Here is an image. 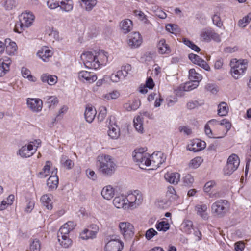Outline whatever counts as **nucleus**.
<instances>
[{"mask_svg": "<svg viewBox=\"0 0 251 251\" xmlns=\"http://www.w3.org/2000/svg\"><path fill=\"white\" fill-rule=\"evenodd\" d=\"M108 53L103 50L87 51L82 53L81 59L86 67L97 69L108 61Z\"/></svg>", "mask_w": 251, "mask_h": 251, "instance_id": "obj_1", "label": "nucleus"}, {"mask_svg": "<svg viewBox=\"0 0 251 251\" xmlns=\"http://www.w3.org/2000/svg\"><path fill=\"white\" fill-rule=\"evenodd\" d=\"M97 165L99 172L105 176H111L117 168L114 158L106 154H101L97 157Z\"/></svg>", "mask_w": 251, "mask_h": 251, "instance_id": "obj_2", "label": "nucleus"}, {"mask_svg": "<svg viewBox=\"0 0 251 251\" xmlns=\"http://www.w3.org/2000/svg\"><path fill=\"white\" fill-rule=\"evenodd\" d=\"M35 16L32 12L25 11L19 16V23L16 24L14 31L21 33L25 28L31 26L35 20Z\"/></svg>", "mask_w": 251, "mask_h": 251, "instance_id": "obj_3", "label": "nucleus"}, {"mask_svg": "<svg viewBox=\"0 0 251 251\" xmlns=\"http://www.w3.org/2000/svg\"><path fill=\"white\" fill-rule=\"evenodd\" d=\"M230 73L233 78H240L244 74L248 66V61L245 59H233L230 62Z\"/></svg>", "mask_w": 251, "mask_h": 251, "instance_id": "obj_4", "label": "nucleus"}, {"mask_svg": "<svg viewBox=\"0 0 251 251\" xmlns=\"http://www.w3.org/2000/svg\"><path fill=\"white\" fill-rule=\"evenodd\" d=\"M228 201L220 199L213 202L211 206V214L215 217H223L228 209Z\"/></svg>", "mask_w": 251, "mask_h": 251, "instance_id": "obj_5", "label": "nucleus"}, {"mask_svg": "<svg viewBox=\"0 0 251 251\" xmlns=\"http://www.w3.org/2000/svg\"><path fill=\"white\" fill-rule=\"evenodd\" d=\"M132 156L134 161L140 168L146 169L150 167V155L148 153L136 150L133 152Z\"/></svg>", "mask_w": 251, "mask_h": 251, "instance_id": "obj_6", "label": "nucleus"}, {"mask_svg": "<svg viewBox=\"0 0 251 251\" xmlns=\"http://www.w3.org/2000/svg\"><path fill=\"white\" fill-rule=\"evenodd\" d=\"M240 164V159L237 155L233 153L228 158L227 163L224 168V175L229 176L237 169Z\"/></svg>", "mask_w": 251, "mask_h": 251, "instance_id": "obj_7", "label": "nucleus"}, {"mask_svg": "<svg viewBox=\"0 0 251 251\" xmlns=\"http://www.w3.org/2000/svg\"><path fill=\"white\" fill-rule=\"evenodd\" d=\"M126 197L128 208L137 207L141 204L143 201L142 193L137 190L128 193Z\"/></svg>", "mask_w": 251, "mask_h": 251, "instance_id": "obj_8", "label": "nucleus"}, {"mask_svg": "<svg viewBox=\"0 0 251 251\" xmlns=\"http://www.w3.org/2000/svg\"><path fill=\"white\" fill-rule=\"evenodd\" d=\"M120 233L125 240L131 239L134 235V227L130 222L124 221L118 224Z\"/></svg>", "mask_w": 251, "mask_h": 251, "instance_id": "obj_9", "label": "nucleus"}, {"mask_svg": "<svg viewBox=\"0 0 251 251\" xmlns=\"http://www.w3.org/2000/svg\"><path fill=\"white\" fill-rule=\"evenodd\" d=\"M124 244L123 242L119 238L112 236L110 240L106 243L104 251H120L123 249Z\"/></svg>", "mask_w": 251, "mask_h": 251, "instance_id": "obj_10", "label": "nucleus"}, {"mask_svg": "<svg viewBox=\"0 0 251 251\" xmlns=\"http://www.w3.org/2000/svg\"><path fill=\"white\" fill-rule=\"evenodd\" d=\"M200 36L203 41L207 42H209L212 40L217 42L221 41V37L218 33L210 29H203L201 31Z\"/></svg>", "mask_w": 251, "mask_h": 251, "instance_id": "obj_11", "label": "nucleus"}, {"mask_svg": "<svg viewBox=\"0 0 251 251\" xmlns=\"http://www.w3.org/2000/svg\"><path fill=\"white\" fill-rule=\"evenodd\" d=\"M142 41L141 34L138 32H133L128 35L127 43L130 48L135 49L139 47Z\"/></svg>", "mask_w": 251, "mask_h": 251, "instance_id": "obj_12", "label": "nucleus"}, {"mask_svg": "<svg viewBox=\"0 0 251 251\" xmlns=\"http://www.w3.org/2000/svg\"><path fill=\"white\" fill-rule=\"evenodd\" d=\"M150 160H151L150 169L151 170L157 168L164 161L163 154L161 152H153L150 155Z\"/></svg>", "mask_w": 251, "mask_h": 251, "instance_id": "obj_13", "label": "nucleus"}, {"mask_svg": "<svg viewBox=\"0 0 251 251\" xmlns=\"http://www.w3.org/2000/svg\"><path fill=\"white\" fill-rule=\"evenodd\" d=\"M79 80L84 83H92L97 79L96 75L92 72L81 71L78 73Z\"/></svg>", "mask_w": 251, "mask_h": 251, "instance_id": "obj_14", "label": "nucleus"}, {"mask_svg": "<svg viewBox=\"0 0 251 251\" xmlns=\"http://www.w3.org/2000/svg\"><path fill=\"white\" fill-rule=\"evenodd\" d=\"M26 104L28 108L34 112L41 111L43 107L42 100L37 98H28L26 100Z\"/></svg>", "mask_w": 251, "mask_h": 251, "instance_id": "obj_15", "label": "nucleus"}, {"mask_svg": "<svg viewBox=\"0 0 251 251\" xmlns=\"http://www.w3.org/2000/svg\"><path fill=\"white\" fill-rule=\"evenodd\" d=\"M57 170L56 168L52 169L51 175L47 181V185L50 190H55L58 187V178L57 176Z\"/></svg>", "mask_w": 251, "mask_h": 251, "instance_id": "obj_16", "label": "nucleus"}, {"mask_svg": "<svg viewBox=\"0 0 251 251\" xmlns=\"http://www.w3.org/2000/svg\"><path fill=\"white\" fill-rule=\"evenodd\" d=\"M205 147L206 144L205 142L199 139H195L190 141L187 145V148L190 151L197 152L201 151Z\"/></svg>", "mask_w": 251, "mask_h": 251, "instance_id": "obj_17", "label": "nucleus"}, {"mask_svg": "<svg viewBox=\"0 0 251 251\" xmlns=\"http://www.w3.org/2000/svg\"><path fill=\"white\" fill-rule=\"evenodd\" d=\"M53 53L52 49L47 46L41 47L37 53V55L44 62H48Z\"/></svg>", "mask_w": 251, "mask_h": 251, "instance_id": "obj_18", "label": "nucleus"}, {"mask_svg": "<svg viewBox=\"0 0 251 251\" xmlns=\"http://www.w3.org/2000/svg\"><path fill=\"white\" fill-rule=\"evenodd\" d=\"M189 59L195 64H196L206 71H210V68L206 62L198 55L191 53L189 55Z\"/></svg>", "mask_w": 251, "mask_h": 251, "instance_id": "obj_19", "label": "nucleus"}, {"mask_svg": "<svg viewBox=\"0 0 251 251\" xmlns=\"http://www.w3.org/2000/svg\"><path fill=\"white\" fill-rule=\"evenodd\" d=\"M115 195V189L111 185L103 187L101 191V195L103 199L109 201L114 198Z\"/></svg>", "mask_w": 251, "mask_h": 251, "instance_id": "obj_20", "label": "nucleus"}, {"mask_svg": "<svg viewBox=\"0 0 251 251\" xmlns=\"http://www.w3.org/2000/svg\"><path fill=\"white\" fill-rule=\"evenodd\" d=\"M107 133L111 139H117L120 136V129L117 124L110 122Z\"/></svg>", "mask_w": 251, "mask_h": 251, "instance_id": "obj_21", "label": "nucleus"}, {"mask_svg": "<svg viewBox=\"0 0 251 251\" xmlns=\"http://www.w3.org/2000/svg\"><path fill=\"white\" fill-rule=\"evenodd\" d=\"M113 204L117 208H128L126 197L123 195H119L115 197L113 200Z\"/></svg>", "mask_w": 251, "mask_h": 251, "instance_id": "obj_22", "label": "nucleus"}, {"mask_svg": "<svg viewBox=\"0 0 251 251\" xmlns=\"http://www.w3.org/2000/svg\"><path fill=\"white\" fill-rule=\"evenodd\" d=\"M133 22L128 19H126L121 21L119 24L120 30L124 34H127L133 29Z\"/></svg>", "mask_w": 251, "mask_h": 251, "instance_id": "obj_23", "label": "nucleus"}, {"mask_svg": "<svg viewBox=\"0 0 251 251\" xmlns=\"http://www.w3.org/2000/svg\"><path fill=\"white\" fill-rule=\"evenodd\" d=\"M97 111L94 107L91 105H87L85 108L84 116L86 121L89 123L92 122L95 119Z\"/></svg>", "mask_w": 251, "mask_h": 251, "instance_id": "obj_24", "label": "nucleus"}, {"mask_svg": "<svg viewBox=\"0 0 251 251\" xmlns=\"http://www.w3.org/2000/svg\"><path fill=\"white\" fill-rule=\"evenodd\" d=\"M57 239L60 246L64 248H69L72 245L73 241L67 234L57 233Z\"/></svg>", "mask_w": 251, "mask_h": 251, "instance_id": "obj_25", "label": "nucleus"}, {"mask_svg": "<svg viewBox=\"0 0 251 251\" xmlns=\"http://www.w3.org/2000/svg\"><path fill=\"white\" fill-rule=\"evenodd\" d=\"M207 210L208 206L205 204H197L195 206V211L197 214L204 220H206L208 218Z\"/></svg>", "mask_w": 251, "mask_h": 251, "instance_id": "obj_26", "label": "nucleus"}, {"mask_svg": "<svg viewBox=\"0 0 251 251\" xmlns=\"http://www.w3.org/2000/svg\"><path fill=\"white\" fill-rule=\"evenodd\" d=\"M164 178L169 183L177 184L180 180V174L176 172H167L164 175Z\"/></svg>", "mask_w": 251, "mask_h": 251, "instance_id": "obj_27", "label": "nucleus"}, {"mask_svg": "<svg viewBox=\"0 0 251 251\" xmlns=\"http://www.w3.org/2000/svg\"><path fill=\"white\" fill-rule=\"evenodd\" d=\"M35 151L32 149V145H29L23 146L19 150V154L22 157H29L33 154Z\"/></svg>", "mask_w": 251, "mask_h": 251, "instance_id": "obj_28", "label": "nucleus"}, {"mask_svg": "<svg viewBox=\"0 0 251 251\" xmlns=\"http://www.w3.org/2000/svg\"><path fill=\"white\" fill-rule=\"evenodd\" d=\"M40 79L43 83H47L50 85H55L58 81V78L56 75L47 73L43 74L40 76Z\"/></svg>", "mask_w": 251, "mask_h": 251, "instance_id": "obj_29", "label": "nucleus"}, {"mask_svg": "<svg viewBox=\"0 0 251 251\" xmlns=\"http://www.w3.org/2000/svg\"><path fill=\"white\" fill-rule=\"evenodd\" d=\"M52 199L53 196L51 194H46L41 197L40 201L43 205L50 210L52 208Z\"/></svg>", "mask_w": 251, "mask_h": 251, "instance_id": "obj_30", "label": "nucleus"}, {"mask_svg": "<svg viewBox=\"0 0 251 251\" xmlns=\"http://www.w3.org/2000/svg\"><path fill=\"white\" fill-rule=\"evenodd\" d=\"M11 63L9 58L0 60V77L4 75L9 70V65Z\"/></svg>", "mask_w": 251, "mask_h": 251, "instance_id": "obj_31", "label": "nucleus"}, {"mask_svg": "<svg viewBox=\"0 0 251 251\" xmlns=\"http://www.w3.org/2000/svg\"><path fill=\"white\" fill-rule=\"evenodd\" d=\"M5 48L6 53L12 55L16 52L17 46L15 42L11 41L10 39H7L5 40Z\"/></svg>", "mask_w": 251, "mask_h": 251, "instance_id": "obj_32", "label": "nucleus"}, {"mask_svg": "<svg viewBox=\"0 0 251 251\" xmlns=\"http://www.w3.org/2000/svg\"><path fill=\"white\" fill-rule=\"evenodd\" d=\"M76 224L73 221H69L61 226L57 233L68 235L75 226Z\"/></svg>", "mask_w": 251, "mask_h": 251, "instance_id": "obj_33", "label": "nucleus"}, {"mask_svg": "<svg viewBox=\"0 0 251 251\" xmlns=\"http://www.w3.org/2000/svg\"><path fill=\"white\" fill-rule=\"evenodd\" d=\"M157 48L160 54H168L171 52L169 46L166 44L164 39H160L157 44Z\"/></svg>", "mask_w": 251, "mask_h": 251, "instance_id": "obj_34", "label": "nucleus"}, {"mask_svg": "<svg viewBox=\"0 0 251 251\" xmlns=\"http://www.w3.org/2000/svg\"><path fill=\"white\" fill-rule=\"evenodd\" d=\"M140 104L141 102L139 100L134 99L124 104V107L128 111L135 110L139 107Z\"/></svg>", "mask_w": 251, "mask_h": 251, "instance_id": "obj_35", "label": "nucleus"}, {"mask_svg": "<svg viewBox=\"0 0 251 251\" xmlns=\"http://www.w3.org/2000/svg\"><path fill=\"white\" fill-rule=\"evenodd\" d=\"M73 2L72 0H60V8L61 10L69 12L73 10Z\"/></svg>", "mask_w": 251, "mask_h": 251, "instance_id": "obj_36", "label": "nucleus"}, {"mask_svg": "<svg viewBox=\"0 0 251 251\" xmlns=\"http://www.w3.org/2000/svg\"><path fill=\"white\" fill-rule=\"evenodd\" d=\"M204 131L205 134L210 138L219 139L223 138L226 135V132H220L219 134L213 133L208 124L205 126Z\"/></svg>", "mask_w": 251, "mask_h": 251, "instance_id": "obj_37", "label": "nucleus"}, {"mask_svg": "<svg viewBox=\"0 0 251 251\" xmlns=\"http://www.w3.org/2000/svg\"><path fill=\"white\" fill-rule=\"evenodd\" d=\"M199 84V82L197 81H191L187 82L184 84H182L180 86V89L185 91H189L196 88Z\"/></svg>", "mask_w": 251, "mask_h": 251, "instance_id": "obj_38", "label": "nucleus"}, {"mask_svg": "<svg viewBox=\"0 0 251 251\" xmlns=\"http://www.w3.org/2000/svg\"><path fill=\"white\" fill-rule=\"evenodd\" d=\"M229 111V107L225 102H221L218 106V114L220 116H226Z\"/></svg>", "mask_w": 251, "mask_h": 251, "instance_id": "obj_39", "label": "nucleus"}, {"mask_svg": "<svg viewBox=\"0 0 251 251\" xmlns=\"http://www.w3.org/2000/svg\"><path fill=\"white\" fill-rule=\"evenodd\" d=\"M81 5L87 11H91L97 4V0H81Z\"/></svg>", "mask_w": 251, "mask_h": 251, "instance_id": "obj_40", "label": "nucleus"}, {"mask_svg": "<svg viewBox=\"0 0 251 251\" xmlns=\"http://www.w3.org/2000/svg\"><path fill=\"white\" fill-rule=\"evenodd\" d=\"M96 232L85 229L80 234V238L82 240L93 239L96 237Z\"/></svg>", "mask_w": 251, "mask_h": 251, "instance_id": "obj_41", "label": "nucleus"}, {"mask_svg": "<svg viewBox=\"0 0 251 251\" xmlns=\"http://www.w3.org/2000/svg\"><path fill=\"white\" fill-rule=\"evenodd\" d=\"M52 163L49 161H47L46 164L42 169V171L39 173V176L41 177H46L50 175V170Z\"/></svg>", "mask_w": 251, "mask_h": 251, "instance_id": "obj_42", "label": "nucleus"}, {"mask_svg": "<svg viewBox=\"0 0 251 251\" xmlns=\"http://www.w3.org/2000/svg\"><path fill=\"white\" fill-rule=\"evenodd\" d=\"M203 162V159L201 157L197 156L191 159L189 164L188 166L190 168H198Z\"/></svg>", "mask_w": 251, "mask_h": 251, "instance_id": "obj_43", "label": "nucleus"}, {"mask_svg": "<svg viewBox=\"0 0 251 251\" xmlns=\"http://www.w3.org/2000/svg\"><path fill=\"white\" fill-rule=\"evenodd\" d=\"M251 21V12L240 19L238 22V25L240 28H245Z\"/></svg>", "mask_w": 251, "mask_h": 251, "instance_id": "obj_44", "label": "nucleus"}, {"mask_svg": "<svg viewBox=\"0 0 251 251\" xmlns=\"http://www.w3.org/2000/svg\"><path fill=\"white\" fill-rule=\"evenodd\" d=\"M21 73L23 76L25 78H27L30 81L35 82L37 80L36 77L31 75L30 71L26 68H22Z\"/></svg>", "mask_w": 251, "mask_h": 251, "instance_id": "obj_45", "label": "nucleus"}, {"mask_svg": "<svg viewBox=\"0 0 251 251\" xmlns=\"http://www.w3.org/2000/svg\"><path fill=\"white\" fill-rule=\"evenodd\" d=\"M120 96V92L117 90H113L103 96V98L106 100H111L118 98Z\"/></svg>", "mask_w": 251, "mask_h": 251, "instance_id": "obj_46", "label": "nucleus"}, {"mask_svg": "<svg viewBox=\"0 0 251 251\" xmlns=\"http://www.w3.org/2000/svg\"><path fill=\"white\" fill-rule=\"evenodd\" d=\"M189 78L190 80L200 82L202 79V76L195 69H191L189 71Z\"/></svg>", "mask_w": 251, "mask_h": 251, "instance_id": "obj_47", "label": "nucleus"}, {"mask_svg": "<svg viewBox=\"0 0 251 251\" xmlns=\"http://www.w3.org/2000/svg\"><path fill=\"white\" fill-rule=\"evenodd\" d=\"M155 227L159 231L166 232L170 228V224L167 222L161 221L156 224Z\"/></svg>", "mask_w": 251, "mask_h": 251, "instance_id": "obj_48", "label": "nucleus"}, {"mask_svg": "<svg viewBox=\"0 0 251 251\" xmlns=\"http://www.w3.org/2000/svg\"><path fill=\"white\" fill-rule=\"evenodd\" d=\"M134 125L136 130L139 132L142 133L143 131L142 118L138 116L134 120Z\"/></svg>", "mask_w": 251, "mask_h": 251, "instance_id": "obj_49", "label": "nucleus"}, {"mask_svg": "<svg viewBox=\"0 0 251 251\" xmlns=\"http://www.w3.org/2000/svg\"><path fill=\"white\" fill-rule=\"evenodd\" d=\"M182 229L184 232L189 234L191 232L193 229V223L192 222L189 220L184 221L182 225Z\"/></svg>", "mask_w": 251, "mask_h": 251, "instance_id": "obj_50", "label": "nucleus"}, {"mask_svg": "<svg viewBox=\"0 0 251 251\" xmlns=\"http://www.w3.org/2000/svg\"><path fill=\"white\" fill-rule=\"evenodd\" d=\"M46 103L49 109H53L58 103L57 98L55 96L48 97Z\"/></svg>", "mask_w": 251, "mask_h": 251, "instance_id": "obj_51", "label": "nucleus"}, {"mask_svg": "<svg viewBox=\"0 0 251 251\" xmlns=\"http://www.w3.org/2000/svg\"><path fill=\"white\" fill-rule=\"evenodd\" d=\"M166 29L167 31L174 34L179 33L180 29L176 25L168 24L166 25Z\"/></svg>", "mask_w": 251, "mask_h": 251, "instance_id": "obj_52", "label": "nucleus"}, {"mask_svg": "<svg viewBox=\"0 0 251 251\" xmlns=\"http://www.w3.org/2000/svg\"><path fill=\"white\" fill-rule=\"evenodd\" d=\"M122 75H124L122 70L118 71L115 73L112 74L110 76L111 80L114 83L120 81Z\"/></svg>", "mask_w": 251, "mask_h": 251, "instance_id": "obj_53", "label": "nucleus"}, {"mask_svg": "<svg viewBox=\"0 0 251 251\" xmlns=\"http://www.w3.org/2000/svg\"><path fill=\"white\" fill-rule=\"evenodd\" d=\"M219 125L221 126H225L226 130H223L221 132H226V134H227V132L230 130L231 127V123L226 119H223L222 120L219 121Z\"/></svg>", "mask_w": 251, "mask_h": 251, "instance_id": "obj_54", "label": "nucleus"}, {"mask_svg": "<svg viewBox=\"0 0 251 251\" xmlns=\"http://www.w3.org/2000/svg\"><path fill=\"white\" fill-rule=\"evenodd\" d=\"M183 43L185 45H186L187 46L194 50V51H196L197 52H199L200 51V49L199 47H198L197 45L193 43L191 41L189 40L188 39L186 38H184L183 40Z\"/></svg>", "mask_w": 251, "mask_h": 251, "instance_id": "obj_55", "label": "nucleus"}, {"mask_svg": "<svg viewBox=\"0 0 251 251\" xmlns=\"http://www.w3.org/2000/svg\"><path fill=\"white\" fill-rule=\"evenodd\" d=\"M47 6L50 9H55L60 6V0H48Z\"/></svg>", "mask_w": 251, "mask_h": 251, "instance_id": "obj_56", "label": "nucleus"}, {"mask_svg": "<svg viewBox=\"0 0 251 251\" xmlns=\"http://www.w3.org/2000/svg\"><path fill=\"white\" fill-rule=\"evenodd\" d=\"M61 162L64 167L68 169H71L74 166L73 162L66 157H62L61 159Z\"/></svg>", "mask_w": 251, "mask_h": 251, "instance_id": "obj_57", "label": "nucleus"}, {"mask_svg": "<svg viewBox=\"0 0 251 251\" xmlns=\"http://www.w3.org/2000/svg\"><path fill=\"white\" fill-rule=\"evenodd\" d=\"M135 15L138 16L140 21L144 23L148 24L149 23L147 16L141 11L135 10L134 11Z\"/></svg>", "mask_w": 251, "mask_h": 251, "instance_id": "obj_58", "label": "nucleus"}, {"mask_svg": "<svg viewBox=\"0 0 251 251\" xmlns=\"http://www.w3.org/2000/svg\"><path fill=\"white\" fill-rule=\"evenodd\" d=\"M107 115V109L105 107H101L100 111L98 115V119L100 121H102Z\"/></svg>", "mask_w": 251, "mask_h": 251, "instance_id": "obj_59", "label": "nucleus"}, {"mask_svg": "<svg viewBox=\"0 0 251 251\" xmlns=\"http://www.w3.org/2000/svg\"><path fill=\"white\" fill-rule=\"evenodd\" d=\"M157 232L153 228H151L148 229L145 234L146 238L149 240L152 239L154 236L157 235Z\"/></svg>", "mask_w": 251, "mask_h": 251, "instance_id": "obj_60", "label": "nucleus"}, {"mask_svg": "<svg viewBox=\"0 0 251 251\" xmlns=\"http://www.w3.org/2000/svg\"><path fill=\"white\" fill-rule=\"evenodd\" d=\"M216 185V183L214 181H209L206 182L204 187L203 191L205 193H209L212 189Z\"/></svg>", "mask_w": 251, "mask_h": 251, "instance_id": "obj_61", "label": "nucleus"}, {"mask_svg": "<svg viewBox=\"0 0 251 251\" xmlns=\"http://www.w3.org/2000/svg\"><path fill=\"white\" fill-rule=\"evenodd\" d=\"M40 250V243L37 239L33 241L30 245L31 251H39Z\"/></svg>", "mask_w": 251, "mask_h": 251, "instance_id": "obj_62", "label": "nucleus"}, {"mask_svg": "<svg viewBox=\"0 0 251 251\" xmlns=\"http://www.w3.org/2000/svg\"><path fill=\"white\" fill-rule=\"evenodd\" d=\"M212 21L215 25L218 27H221L223 25V22H222L220 17L217 14H215L212 17Z\"/></svg>", "mask_w": 251, "mask_h": 251, "instance_id": "obj_63", "label": "nucleus"}, {"mask_svg": "<svg viewBox=\"0 0 251 251\" xmlns=\"http://www.w3.org/2000/svg\"><path fill=\"white\" fill-rule=\"evenodd\" d=\"M86 174L89 179L95 181L97 178V176L95 172L90 169H88L86 171Z\"/></svg>", "mask_w": 251, "mask_h": 251, "instance_id": "obj_64", "label": "nucleus"}]
</instances>
